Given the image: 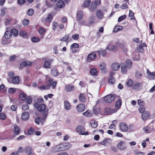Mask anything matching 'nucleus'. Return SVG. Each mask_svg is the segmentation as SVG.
I'll use <instances>...</instances> for the list:
<instances>
[{
    "mask_svg": "<svg viewBox=\"0 0 155 155\" xmlns=\"http://www.w3.org/2000/svg\"><path fill=\"white\" fill-rule=\"evenodd\" d=\"M43 102L44 101L42 98H38L37 101L34 103L33 105L39 111L43 112L45 111H45H48V110H45L46 106L45 104H43Z\"/></svg>",
    "mask_w": 155,
    "mask_h": 155,
    "instance_id": "obj_1",
    "label": "nucleus"
},
{
    "mask_svg": "<svg viewBox=\"0 0 155 155\" xmlns=\"http://www.w3.org/2000/svg\"><path fill=\"white\" fill-rule=\"evenodd\" d=\"M47 85H43L39 88L42 90L45 89H49L50 87L52 86V89H54L55 87L57 82L56 81H53V80L50 79L47 81Z\"/></svg>",
    "mask_w": 155,
    "mask_h": 155,
    "instance_id": "obj_2",
    "label": "nucleus"
},
{
    "mask_svg": "<svg viewBox=\"0 0 155 155\" xmlns=\"http://www.w3.org/2000/svg\"><path fill=\"white\" fill-rule=\"evenodd\" d=\"M116 95L115 94H110L104 97V101L107 103L111 102L114 100Z\"/></svg>",
    "mask_w": 155,
    "mask_h": 155,
    "instance_id": "obj_3",
    "label": "nucleus"
},
{
    "mask_svg": "<svg viewBox=\"0 0 155 155\" xmlns=\"http://www.w3.org/2000/svg\"><path fill=\"white\" fill-rule=\"evenodd\" d=\"M107 11L106 8L102 9V10H98L96 13V16L97 18L99 19L102 18L104 17V12H106Z\"/></svg>",
    "mask_w": 155,
    "mask_h": 155,
    "instance_id": "obj_4",
    "label": "nucleus"
},
{
    "mask_svg": "<svg viewBox=\"0 0 155 155\" xmlns=\"http://www.w3.org/2000/svg\"><path fill=\"white\" fill-rule=\"evenodd\" d=\"M45 112L43 114V116L44 117V119H42L40 117H38L35 118V122L38 124H39L40 122L43 123L45 121V119L48 115V111H45Z\"/></svg>",
    "mask_w": 155,
    "mask_h": 155,
    "instance_id": "obj_5",
    "label": "nucleus"
},
{
    "mask_svg": "<svg viewBox=\"0 0 155 155\" xmlns=\"http://www.w3.org/2000/svg\"><path fill=\"white\" fill-rule=\"evenodd\" d=\"M119 127L121 131L124 132H127L128 127V125L126 123L124 122L120 123L119 125Z\"/></svg>",
    "mask_w": 155,
    "mask_h": 155,
    "instance_id": "obj_6",
    "label": "nucleus"
},
{
    "mask_svg": "<svg viewBox=\"0 0 155 155\" xmlns=\"http://www.w3.org/2000/svg\"><path fill=\"white\" fill-rule=\"evenodd\" d=\"M32 63L29 61H25L21 62L20 64V69L21 70L25 67L27 66H30Z\"/></svg>",
    "mask_w": 155,
    "mask_h": 155,
    "instance_id": "obj_7",
    "label": "nucleus"
},
{
    "mask_svg": "<svg viewBox=\"0 0 155 155\" xmlns=\"http://www.w3.org/2000/svg\"><path fill=\"white\" fill-rule=\"evenodd\" d=\"M84 16L83 12L81 10L78 11L76 13V19L79 21H81L83 18Z\"/></svg>",
    "mask_w": 155,
    "mask_h": 155,
    "instance_id": "obj_8",
    "label": "nucleus"
},
{
    "mask_svg": "<svg viewBox=\"0 0 155 155\" xmlns=\"http://www.w3.org/2000/svg\"><path fill=\"white\" fill-rule=\"evenodd\" d=\"M63 148L61 144L58 145L53 147L51 149L52 151L54 152H57L61 151H63Z\"/></svg>",
    "mask_w": 155,
    "mask_h": 155,
    "instance_id": "obj_9",
    "label": "nucleus"
},
{
    "mask_svg": "<svg viewBox=\"0 0 155 155\" xmlns=\"http://www.w3.org/2000/svg\"><path fill=\"white\" fill-rule=\"evenodd\" d=\"M53 61V60L51 59H48L45 61V63L44 65L45 68H49L51 67V64Z\"/></svg>",
    "mask_w": 155,
    "mask_h": 155,
    "instance_id": "obj_10",
    "label": "nucleus"
},
{
    "mask_svg": "<svg viewBox=\"0 0 155 155\" xmlns=\"http://www.w3.org/2000/svg\"><path fill=\"white\" fill-rule=\"evenodd\" d=\"M111 140L110 139L106 138L100 142V144L104 146H107L110 144L111 143Z\"/></svg>",
    "mask_w": 155,
    "mask_h": 155,
    "instance_id": "obj_11",
    "label": "nucleus"
},
{
    "mask_svg": "<svg viewBox=\"0 0 155 155\" xmlns=\"http://www.w3.org/2000/svg\"><path fill=\"white\" fill-rule=\"evenodd\" d=\"M117 110L116 109H111L109 108H107L105 110V111L107 114H111L113 113L117 112Z\"/></svg>",
    "mask_w": 155,
    "mask_h": 155,
    "instance_id": "obj_12",
    "label": "nucleus"
},
{
    "mask_svg": "<svg viewBox=\"0 0 155 155\" xmlns=\"http://www.w3.org/2000/svg\"><path fill=\"white\" fill-rule=\"evenodd\" d=\"M85 109V106L83 104H80L77 107V109L78 111L82 112L84 111Z\"/></svg>",
    "mask_w": 155,
    "mask_h": 155,
    "instance_id": "obj_13",
    "label": "nucleus"
},
{
    "mask_svg": "<svg viewBox=\"0 0 155 155\" xmlns=\"http://www.w3.org/2000/svg\"><path fill=\"white\" fill-rule=\"evenodd\" d=\"M150 113L148 111H145L142 114L141 116L142 119L143 121L146 120L147 118L149 117Z\"/></svg>",
    "mask_w": 155,
    "mask_h": 155,
    "instance_id": "obj_14",
    "label": "nucleus"
},
{
    "mask_svg": "<svg viewBox=\"0 0 155 155\" xmlns=\"http://www.w3.org/2000/svg\"><path fill=\"white\" fill-rule=\"evenodd\" d=\"M62 148H63V150H65L69 149L71 147V145L69 143H65L61 144Z\"/></svg>",
    "mask_w": 155,
    "mask_h": 155,
    "instance_id": "obj_15",
    "label": "nucleus"
},
{
    "mask_svg": "<svg viewBox=\"0 0 155 155\" xmlns=\"http://www.w3.org/2000/svg\"><path fill=\"white\" fill-rule=\"evenodd\" d=\"M29 117V114L28 112H25L22 114L21 119L23 120H28Z\"/></svg>",
    "mask_w": 155,
    "mask_h": 155,
    "instance_id": "obj_16",
    "label": "nucleus"
},
{
    "mask_svg": "<svg viewBox=\"0 0 155 155\" xmlns=\"http://www.w3.org/2000/svg\"><path fill=\"white\" fill-rule=\"evenodd\" d=\"M132 57L134 60L138 61L140 58L139 53L137 52H134L132 53Z\"/></svg>",
    "mask_w": 155,
    "mask_h": 155,
    "instance_id": "obj_17",
    "label": "nucleus"
},
{
    "mask_svg": "<svg viewBox=\"0 0 155 155\" xmlns=\"http://www.w3.org/2000/svg\"><path fill=\"white\" fill-rule=\"evenodd\" d=\"M111 67L112 69L115 71H117L120 68L119 64L116 62L113 63Z\"/></svg>",
    "mask_w": 155,
    "mask_h": 155,
    "instance_id": "obj_18",
    "label": "nucleus"
},
{
    "mask_svg": "<svg viewBox=\"0 0 155 155\" xmlns=\"http://www.w3.org/2000/svg\"><path fill=\"white\" fill-rule=\"evenodd\" d=\"M74 87L73 86H71L70 84H68L65 86V90L67 92H70L74 89Z\"/></svg>",
    "mask_w": 155,
    "mask_h": 155,
    "instance_id": "obj_19",
    "label": "nucleus"
},
{
    "mask_svg": "<svg viewBox=\"0 0 155 155\" xmlns=\"http://www.w3.org/2000/svg\"><path fill=\"white\" fill-rule=\"evenodd\" d=\"M124 143V141H121L117 145V147L119 149L123 150L126 149V147L123 145Z\"/></svg>",
    "mask_w": 155,
    "mask_h": 155,
    "instance_id": "obj_20",
    "label": "nucleus"
},
{
    "mask_svg": "<svg viewBox=\"0 0 155 155\" xmlns=\"http://www.w3.org/2000/svg\"><path fill=\"white\" fill-rule=\"evenodd\" d=\"M117 49V46L116 45L111 46V45H109L107 47L106 49L109 50V51H115Z\"/></svg>",
    "mask_w": 155,
    "mask_h": 155,
    "instance_id": "obj_21",
    "label": "nucleus"
},
{
    "mask_svg": "<svg viewBox=\"0 0 155 155\" xmlns=\"http://www.w3.org/2000/svg\"><path fill=\"white\" fill-rule=\"evenodd\" d=\"M125 65L127 68H132V63L131 61L129 59H127L126 60L125 62Z\"/></svg>",
    "mask_w": 155,
    "mask_h": 155,
    "instance_id": "obj_22",
    "label": "nucleus"
},
{
    "mask_svg": "<svg viewBox=\"0 0 155 155\" xmlns=\"http://www.w3.org/2000/svg\"><path fill=\"white\" fill-rule=\"evenodd\" d=\"M143 130L145 133L147 134L150 133L152 131V128L148 125L147 126L143 127Z\"/></svg>",
    "mask_w": 155,
    "mask_h": 155,
    "instance_id": "obj_23",
    "label": "nucleus"
},
{
    "mask_svg": "<svg viewBox=\"0 0 155 155\" xmlns=\"http://www.w3.org/2000/svg\"><path fill=\"white\" fill-rule=\"evenodd\" d=\"M97 8V6L94 2H92L89 7V10L93 12Z\"/></svg>",
    "mask_w": 155,
    "mask_h": 155,
    "instance_id": "obj_24",
    "label": "nucleus"
},
{
    "mask_svg": "<svg viewBox=\"0 0 155 155\" xmlns=\"http://www.w3.org/2000/svg\"><path fill=\"white\" fill-rule=\"evenodd\" d=\"M4 37L7 39L10 38L12 36L11 32L10 31L7 30L5 32L4 34Z\"/></svg>",
    "mask_w": 155,
    "mask_h": 155,
    "instance_id": "obj_25",
    "label": "nucleus"
},
{
    "mask_svg": "<svg viewBox=\"0 0 155 155\" xmlns=\"http://www.w3.org/2000/svg\"><path fill=\"white\" fill-rule=\"evenodd\" d=\"M56 5L57 7L61 8H63L65 4L63 1L59 0L57 3Z\"/></svg>",
    "mask_w": 155,
    "mask_h": 155,
    "instance_id": "obj_26",
    "label": "nucleus"
},
{
    "mask_svg": "<svg viewBox=\"0 0 155 155\" xmlns=\"http://www.w3.org/2000/svg\"><path fill=\"white\" fill-rule=\"evenodd\" d=\"M51 74L53 76H56L58 75L59 72L56 68H54L52 69L51 71Z\"/></svg>",
    "mask_w": 155,
    "mask_h": 155,
    "instance_id": "obj_27",
    "label": "nucleus"
},
{
    "mask_svg": "<svg viewBox=\"0 0 155 155\" xmlns=\"http://www.w3.org/2000/svg\"><path fill=\"white\" fill-rule=\"evenodd\" d=\"M76 130L78 132L80 133L81 134L84 131V127L81 125L78 126L76 128Z\"/></svg>",
    "mask_w": 155,
    "mask_h": 155,
    "instance_id": "obj_28",
    "label": "nucleus"
},
{
    "mask_svg": "<svg viewBox=\"0 0 155 155\" xmlns=\"http://www.w3.org/2000/svg\"><path fill=\"white\" fill-rule=\"evenodd\" d=\"M122 104V101L121 99H119L116 102L115 107L117 110L119 109L120 107Z\"/></svg>",
    "mask_w": 155,
    "mask_h": 155,
    "instance_id": "obj_29",
    "label": "nucleus"
},
{
    "mask_svg": "<svg viewBox=\"0 0 155 155\" xmlns=\"http://www.w3.org/2000/svg\"><path fill=\"white\" fill-rule=\"evenodd\" d=\"M142 86V83L137 82L135 83L132 87L133 89L136 90L138 89L140 87Z\"/></svg>",
    "mask_w": 155,
    "mask_h": 155,
    "instance_id": "obj_30",
    "label": "nucleus"
},
{
    "mask_svg": "<svg viewBox=\"0 0 155 155\" xmlns=\"http://www.w3.org/2000/svg\"><path fill=\"white\" fill-rule=\"evenodd\" d=\"M96 57V54L94 52H92L88 54V59L90 60L94 59Z\"/></svg>",
    "mask_w": 155,
    "mask_h": 155,
    "instance_id": "obj_31",
    "label": "nucleus"
},
{
    "mask_svg": "<svg viewBox=\"0 0 155 155\" xmlns=\"http://www.w3.org/2000/svg\"><path fill=\"white\" fill-rule=\"evenodd\" d=\"M25 153L28 154L30 153H31V151L32 150V147L30 146H27L25 147Z\"/></svg>",
    "mask_w": 155,
    "mask_h": 155,
    "instance_id": "obj_32",
    "label": "nucleus"
},
{
    "mask_svg": "<svg viewBox=\"0 0 155 155\" xmlns=\"http://www.w3.org/2000/svg\"><path fill=\"white\" fill-rule=\"evenodd\" d=\"M19 77L18 76H16L12 78V81L14 84H18L19 81Z\"/></svg>",
    "mask_w": 155,
    "mask_h": 155,
    "instance_id": "obj_33",
    "label": "nucleus"
},
{
    "mask_svg": "<svg viewBox=\"0 0 155 155\" xmlns=\"http://www.w3.org/2000/svg\"><path fill=\"white\" fill-rule=\"evenodd\" d=\"M64 103L65 108L67 110H69L71 107L70 103L67 101H65Z\"/></svg>",
    "mask_w": 155,
    "mask_h": 155,
    "instance_id": "obj_34",
    "label": "nucleus"
},
{
    "mask_svg": "<svg viewBox=\"0 0 155 155\" xmlns=\"http://www.w3.org/2000/svg\"><path fill=\"white\" fill-rule=\"evenodd\" d=\"M121 67L122 72L124 74H126L127 72V66L123 64H121Z\"/></svg>",
    "mask_w": 155,
    "mask_h": 155,
    "instance_id": "obj_35",
    "label": "nucleus"
},
{
    "mask_svg": "<svg viewBox=\"0 0 155 155\" xmlns=\"http://www.w3.org/2000/svg\"><path fill=\"white\" fill-rule=\"evenodd\" d=\"M19 97L20 100L24 101L27 99V95L24 93H21L20 94Z\"/></svg>",
    "mask_w": 155,
    "mask_h": 155,
    "instance_id": "obj_36",
    "label": "nucleus"
},
{
    "mask_svg": "<svg viewBox=\"0 0 155 155\" xmlns=\"http://www.w3.org/2000/svg\"><path fill=\"white\" fill-rule=\"evenodd\" d=\"M14 128L15 134L16 135L19 134L20 133V128L18 126H15Z\"/></svg>",
    "mask_w": 155,
    "mask_h": 155,
    "instance_id": "obj_37",
    "label": "nucleus"
},
{
    "mask_svg": "<svg viewBox=\"0 0 155 155\" xmlns=\"http://www.w3.org/2000/svg\"><path fill=\"white\" fill-rule=\"evenodd\" d=\"M79 101L82 102H84L86 101V99L84 97V95L83 94H81L79 97Z\"/></svg>",
    "mask_w": 155,
    "mask_h": 155,
    "instance_id": "obj_38",
    "label": "nucleus"
},
{
    "mask_svg": "<svg viewBox=\"0 0 155 155\" xmlns=\"http://www.w3.org/2000/svg\"><path fill=\"white\" fill-rule=\"evenodd\" d=\"M106 66V64L104 62H101L99 66V68L101 70L105 71V67Z\"/></svg>",
    "mask_w": 155,
    "mask_h": 155,
    "instance_id": "obj_39",
    "label": "nucleus"
},
{
    "mask_svg": "<svg viewBox=\"0 0 155 155\" xmlns=\"http://www.w3.org/2000/svg\"><path fill=\"white\" fill-rule=\"evenodd\" d=\"M123 27L120 26H117L115 27L113 30V32L115 33L117 32L118 31L122 30Z\"/></svg>",
    "mask_w": 155,
    "mask_h": 155,
    "instance_id": "obj_40",
    "label": "nucleus"
},
{
    "mask_svg": "<svg viewBox=\"0 0 155 155\" xmlns=\"http://www.w3.org/2000/svg\"><path fill=\"white\" fill-rule=\"evenodd\" d=\"M94 17L93 16H91L89 19V24L91 25L94 22Z\"/></svg>",
    "mask_w": 155,
    "mask_h": 155,
    "instance_id": "obj_41",
    "label": "nucleus"
},
{
    "mask_svg": "<svg viewBox=\"0 0 155 155\" xmlns=\"http://www.w3.org/2000/svg\"><path fill=\"white\" fill-rule=\"evenodd\" d=\"M82 114L84 116L87 117H90L92 116V113L91 112H89L88 110L83 113Z\"/></svg>",
    "mask_w": 155,
    "mask_h": 155,
    "instance_id": "obj_42",
    "label": "nucleus"
},
{
    "mask_svg": "<svg viewBox=\"0 0 155 155\" xmlns=\"http://www.w3.org/2000/svg\"><path fill=\"white\" fill-rule=\"evenodd\" d=\"M108 82L109 84L113 85L115 82V79L113 77H110L108 80Z\"/></svg>",
    "mask_w": 155,
    "mask_h": 155,
    "instance_id": "obj_43",
    "label": "nucleus"
},
{
    "mask_svg": "<svg viewBox=\"0 0 155 155\" xmlns=\"http://www.w3.org/2000/svg\"><path fill=\"white\" fill-rule=\"evenodd\" d=\"M106 50H102L101 51H96L95 52L96 53H98L100 55L101 54L102 56L104 57L105 56L106 54Z\"/></svg>",
    "mask_w": 155,
    "mask_h": 155,
    "instance_id": "obj_44",
    "label": "nucleus"
},
{
    "mask_svg": "<svg viewBox=\"0 0 155 155\" xmlns=\"http://www.w3.org/2000/svg\"><path fill=\"white\" fill-rule=\"evenodd\" d=\"M7 39L5 37H3L2 39L1 43L4 45L8 44L9 42Z\"/></svg>",
    "mask_w": 155,
    "mask_h": 155,
    "instance_id": "obj_45",
    "label": "nucleus"
},
{
    "mask_svg": "<svg viewBox=\"0 0 155 155\" xmlns=\"http://www.w3.org/2000/svg\"><path fill=\"white\" fill-rule=\"evenodd\" d=\"M12 34L14 36H17L18 34V31L15 28H13L11 30Z\"/></svg>",
    "mask_w": 155,
    "mask_h": 155,
    "instance_id": "obj_46",
    "label": "nucleus"
},
{
    "mask_svg": "<svg viewBox=\"0 0 155 155\" xmlns=\"http://www.w3.org/2000/svg\"><path fill=\"white\" fill-rule=\"evenodd\" d=\"M91 2V0H85L83 3V6L84 7H87Z\"/></svg>",
    "mask_w": 155,
    "mask_h": 155,
    "instance_id": "obj_47",
    "label": "nucleus"
},
{
    "mask_svg": "<svg viewBox=\"0 0 155 155\" xmlns=\"http://www.w3.org/2000/svg\"><path fill=\"white\" fill-rule=\"evenodd\" d=\"M90 74L93 76H95L97 74V71L95 68L91 69L90 71Z\"/></svg>",
    "mask_w": 155,
    "mask_h": 155,
    "instance_id": "obj_48",
    "label": "nucleus"
},
{
    "mask_svg": "<svg viewBox=\"0 0 155 155\" xmlns=\"http://www.w3.org/2000/svg\"><path fill=\"white\" fill-rule=\"evenodd\" d=\"M52 18L53 17L52 15L50 14H49L48 15L46 19V20L47 21L51 22L52 20Z\"/></svg>",
    "mask_w": 155,
    "mask_h": 155,
    "instance_id": "obj_49",
    "label": "nucleus"
},
{
    "mask_svg": "<svg viewBox=\"0 0 155 155\" xmlns=\"http://www.w3.org/2000/svg\"><path fill=\"white\" fill-rule=\"evenodd\" d=\"M142 74L140 72L137 71L135 73V77L137 79H139L141 78Z\"/></svg>",
    "mask_w": 155,
    "mask_h": 155,
    "instance_id": "obj_50",
    "label": "nucleus"
},
{
    "mask_svg": "<svg viewBox=\"0 0 155 155\" xmlns=\"http://www.w3.org/2000/svg\"><path fill=\"white\" fill-rule=\"evenodd\" d=\"M45 31V30L44 28L42 27H41L38 29V32L40 35H43Z\"/></svg>",
    "mask_w": 155,
    "mask_h": 155,
    "instance_id": "obj_51",
    "label": "nucleus"
},
{
    "mask_svg": "<svg viewBox=\"0 0 155 155\" xmlns=\"http://www.w3.org/2000/svg\"><path fill=\"white\" fill-rule=\"evenodd\" d=\"M34 13V11L32 8L29 9L27 11V14L29 16H32Z\"/></svg>",
    "mask_w": 155,
    "mask_h": 155,
    "instance_id": "obj_52",
    "label": "nucleus"
},
{
    "mask_svg": "<svg viewBox=\"0 0 155 155\" xmlns=\"http://www.w3.org/2000/svg\"><path fill=\"white\" fill-rule=\"evenodd\" d=\"M133 84V82L131 79H129L127 83V85L129 87L132 86Z\"/></svg>",
    "mask_w": 155,
    "mask_h": 155,
    "instance_id": "obj_53",
    "label": "nucleus"
},
{
    "mask_svg": "<svg viewBox=\"0 0 155 155\" xmlns=\"http://www.w3.org/2000/svg\"><path fill=\"white\" fill-rule=\"evenodd\" d=\"M91 126L93 128H95L97 127V123L96 121H93L91 123Z\"/></svg>",
    "mask_w": 155,
    "mask_h": 155,
    "instance_id": "obj_54",
    "label": "nucleus"
},
{
    "mask_svg": "<svg viewBox=\"0 0 155 155\" xmlns=\"http://www.w3.org/2000/svg\"><path fill=\"white\" fill-rule=\"evenodd\" d=\"M11 22L10 18L6 19L5 21V26H8L10 24Z\"/></svg>",
    "mask_w": 155,
    "mask_h": 155,
    "instance_id": "obj_55",
    "label": "nucleus"
},
{
    "mask_svg": "<svg viewBox=\"0 0 155 155\" xmlns=\"http://www.w3.org/2000/svg\"><path fill=\"white\" fill-rule=\"evenodd\" d=\"M69 38L68 35H65L63 37L61 38L60 40L62 41H66Z\"/></svg>",
    "mask_w": 155,
    "mask_h": 155,
    "instance_id": "obj_56",
    "label": "nucleus"
},
{
    "mask_svg": "<svg viewBox=\"0 0 155 155\" xmlns=\"http://www.w3.org/2000/svg\"><path fill=\"white\" fill-rule=\"evenodd\" d=\"M126 18V15H124L118 18V22H120L121 21L124 20Z\"/></svg>",
    "mask_w": 155,
    "mask_h": 155,
    "instance_id": "obj_57",
    "label": "nucleus"
},
{
    "mask_svg": "<svg viewBox=\"0 0 155 155\" xmlns=\"http://www.w3.org/2000/svg\"><path fill=\"white\" fill-rule=\"evenodd\" d=\"M39 38L35 37H33L31 38V41L33 42H38L39 41Z\"/></svg>",
    "mask_w": 155,
    "mask_h": 155,
    "instance_id": "obj_58",
    "label": "nucleus"
},
{
    "mask_svg": "<svg viewBox=\"0 0 155 155\" xmlns=\"http://www.w3.org/2000/svg\"><path fill=\"white\" fill-rule=\"evenodd\" d=\"M16 91V89L14 88H10L8 89V92L10 94L14 93Z\"/></svg>",
    "mask_w": 155,
    "mask_h": 155,
    "instance_id": "obj_59",
    "label": "nucleus"
},
{
    "mask_svg": "<svg viewBox=\"0 0 155 155\" xmlns=\"http://www.w3.org/2000/svg\"><path fill=\"white\" fill-rule=\"evenodd\" d=\"M79 45L78 44L74 43L71 46V49H72V48H78L79 47Z\"/></svg>",
    "mask_w": 155,
    "mask_h": 155,
    "instance_id": "obj_60",
    "label": "nucleus"
},
{
    "mask_svg": "<svg viewBox=\"0 0 155 155\" xmlns=\"http://www.w3.org/2000/svg\"><path fill=\"white\" fill-rule=\"evenodd\" d=\"M16 56L15 55L10 56L9 58V61L11 62H14L15 60Z\"/></svg>",
    "mask_w": 155,
    "mask_h": 155,
    "instance_id": "obj_61",
    "label": "nucleus"
},
{
    "mask_svg": "<svg viewBox=\"0 0 155 155\" xmlns=\"http://www.w3.org/2000/svg\"><path fill=\"white\" fill-rule=\"evenodd\" d=\"M6 118V116L4 113H0V119L5 120Z\"/></svg>",
    "mask_w": 155,
    "mask_h": 155,
    "instance_id": "obj_62",
    "label": "nucleus"
},
{
    "mask_svg": "<svg viewBox=\"0 0 155 155\" xmlns=\"http://www.w3.org/2000/svg\"><path fill=\"white\" fill-rule=\"evenodd\" d=\"M145 108L143 107H141L139 108V111L140 113H143L144 112Z\"/></svg>",
    "mask_w": 155,
    "mask_h": 155,
    "instance_id": "obj_63",
    "label": "nucleus"
},
{
    "mask_svg": "<svg viewBox=\"0 0 155 155\" xmlns=\"http://www.w3.org/2000/svg\"><path fill=\"white\" fill-rule=\"evenodd\" d=\"M27 99V103L28 104H30L32 102V98L31 96L28 97Z\"/></svg>",
    "mask_w": 155,
    "mask_h": 155,
    "instance_id": "obj_64",
    "label": "nucleus"
}]
</instances>
